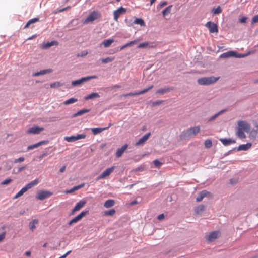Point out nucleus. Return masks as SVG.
Instances as JSON below:
<instances>
[{
	"mask_svg": "<svg viewBox=\"0 0 258 258\" xmlns=\"http://www.w3.org/2000/svg\"><path fill=\"white\" fill-rule=\"evenodd\" d=\"M219 79V77H215L213 76L203 77L199 79L197 82L200 85H208L215 83Z\"/></svg>",
	"mask_w": 258,
	"mask_h": 258,
	"instance_id": "1",
	"label": "nucleus"
},
{
	"mask_svg": "<svg viewBox=\"0 0 258 258\" xmlns=\"http://www.w3.org/2000/svg\"><path fill=\"white\" fill-rule=\"evenodd\" d=\"M100 16V14L98 12L93 11L91 12L88 16L84 21L83 24H88L96 20Z\"/></svg>",
	"mask_w": 258,
	"mask_h": 258,
	"instance_id": "2",
	"label": "nucleus"
},
{
	"mask_svg": "<svg viewBox=\"0 0 258 258\" xmlns=\"http://www.w3.org/2000/svg\"><path fill=\"white\" fill-rule=\"evenodd\" d=\"M52 195V192L47 191L41 190L38 191L36 199L39 200H43Z\"/></svg>",
	"mask_w": 258,
	"mask_h": 258,
	"instance_id": "3",
	"label": "nucleus"
},
{
	"mask_svg": "<svg viewBox=\"0 0 258 258\" xmlns=\"http://www.w3.org/2000/svg\"><path fill=\"white\" fill-rule=\"evenodd\" d=\"M200 131V127L199 126H197L187 129L184 132V134L185 137H190L195 136L197 134L199 133Z\"/></svg>",
	"mask_w": 258,
	"mask_h": 258,
	"instance_id": "4",
	"label": "nucleus"
},
{
	"mask_svg": "<svg viewBox=\"0 0 258 258\" xmlns=\"http://www.w3.org/2000/svg\"><path fill=\"white\" fill-rule=\"evenodd\" d=\"M115 167L112 166L104 170L99 176L97 178V180H99L101 179H104L106 177L109 176L114 171Z\"/></svg>",
	"mask_w": 258,
	"mask_h": 258,
	"instance_id": "5",
	"label": "nucleus"
},
{
	"mask_svg": "<svg viewBox=\"0 0 258 258\" xmlns=\"http://www.w3.org/2000/svg\"><path fill=\"white\" fill-rule=\"evenodd\" d=\"M86 137V135L84 134H77L76 136H72L70 137H65L64 140L68 142H73L78 140L85 139Z\"/></svg>",
	"mask_w": 258,
	"mask_h": 258,
	"instance_id": "6",
	"label": "nucleus"
},
{
	"mask_svg": "<svg viewBox=\"0 0 258 258\" xmlns=\"http://www.w3.org/2000/svg\"><path fill=\"white\" fill-rule=\"evenodd\" d=\"M205 26L209 29L210 33H214L218 32V25L212 22H208L205 24Z\"/></svg>",
	"mask_w": 258,
	"mask_h": 258,
	"instance_id": "7",
	"label": "nucleus"
},
{
	"mask_svg": "<svg viewBox=\"0 0 258 258\" xmlns=\"http://www.w3.org/2000/svg\"><path fill=\"white\" fill-rule=\"evenodd\" d=\"M237 128L243 130L246 132H248L250 130V124L245 121L239 120L237 122Z\"/></svg>",
	"mask_w": 258,
	"mask_h": 258,
	"instance_id": "8",
	"label": "nucleus"
},
{
	"mask_svg": "<svg viewBox=\"0 0 258 258\" xmlns=\"http://www.w3.org/2000/svg\"><path fill=\"white\" fill-rule=\"evenodd\" d=\"M88 213V211H84L81 212L78 215L72 219L69 223L68 225L71 226L73 223H77L82 219V218Z\"/></svg>",
	"mask_w": 258,
	"mask_h": 258,
	"instance_id": "9",
	"label": "nucleus"
},
{
	"mask_svg": "<svg viewBox=\"0 0 258 258\" xmlns=\"http://www.w3.org/2000/svg\"><path fill=\"white\" fill-rule=\"evenodd\" d=\"M126 12V10L125 8L122 7L119 8L113 12L114 20L115 21H118L119 16L125 14Z\"/></svg>",
	"mask_w": 258,
	"mask_h": 258,
	"instance_id": "10",
	"label": "nucleus"
},
{
	"mask_svg": "<svg viewBox=\"0 0 258 258\" xmlns=\"http://www.w3.org/2000/svg\"><path fill=\"white\" fill-rule=\"evenodd\" d=\"M219 234L220 232L218 231H213L206 236V239L209 242H212L218 238Z\"/></svg>",
	"mask_w": 258,
	"mask_h": 258,
	"instance_id": "11",
	"label": "nucleus"
},
{
	"mask_svg": "<svg viewBox=\"0 0 258 258\" xmlns=\"http://www.w3.org/2000/svg\"><path fill=\"white\" fill-rule=\"evenodd\" d=\"M86 203V201L81 200L78 202L74 208L72 209L71 214L73 215L74 213L80 210Z\"/></svg>",
	"mask_w": 258,
	"mask_h": 258,
	"instance_id": "12",
	"label": "nucleus"
},
{
	"mask_svg": "<svg viewBox=\"0 0 258 258\" xmlns=\"http://www.w3.org/2000/svg\"><path fill=\"white\" fill-rule=\"evenodd\" d=\"M230 57H241L242 56L237 54L235 52L230 51L222 54L220 56L221 58H228Z\"/></svg>",
	"mask_w": 258,
	"mask_h": 258,
	"instance_id": "13",
	"label": "nucleus"
},
{
	"mask_svg": "<svg viewBox=\"0 0 258 258\" xmlns=\"http://www.w3.org/2000/svg\"><path fill=\"white\" fill-rule=\"evenodd\" d=\"M151 135L150 133H148L143 136L141 138H140L139 141L136 143V146H141L144 145L145 142L147 141Z\"/></svg>",
	"mask_w": 258,
	"mask_h": 258,
	"instance_id": "14",
	"label": "nucleus"
},
{
	"mask_svg": "<svg viewBox=\"0 0 258 258\" xmlns=\"http://www.w3.org/2000/svg\"><path fill=\"white\" fill-rule=\"evenodd\" d=\"M43 130L44 128L43 127L35 126L28 130L27 133L28 134H38Z\"/></svg>",
	"mask_w": 258,
	"mask_h": 258,
	"instance_id": "15",
	"label": "nucleus"
},
{
	"mask_svg": "<svg viewBox=\"0 0 258 258\" xmlns=\"http://www.w3.org/2000/svg\"><path fill=\"white\" fill-rule=\"evenodd\" d=\"M48 143V141H46V140L41 141L38 142L36 144L29 146L27 147V150H32V149L37 148L41 145H46Z\"/></svg>",
	"mask_w": 258,
	"mask_h": 258,
	"instance_id": "16",
	"label": "nucleus"
},
{
	"mask_svg": "<svg viewBox=\"0 0 258 258\" xmlns=\"http://www.w3.org/2000/svg\"><path fill=\"white\" fill-rule=\"evenodd\" d=\"M128 147V145L125 144L123 146H122L120 148L117 149L116 152V156L117 158L120 157L123 154L124 151L127 149Z\"/></svg>",
	"mask_w": 258,
	"mask_h": 258,
	"instance_id": "17",
	"label": "nucleus"
},
{
	"mask_svg": "<svg viewBox=\"0 0 258 258\" xmlns=\"http://www.w3.org/2000/svg\"><path fill=\"white\" fill-rule=\"evenodd\" d=\"M39 182V179H36L35 180H34L33 181L30 182V183H28L25 186H24V188H25V190H26V191L32 188L33 187L37 185Z\"/></svg>",
	"mask_w": 258,
	"mask_h": 258,
	"instance_id": "18",
	"label": "nucleus"
},
{
	"mask_svg": "<svg viewBox=\"0 0 258 258\" xmlns=\"http://www.w3.org/2000/svg\"><path fill=\"white\" fill-rule=\"evenodd\" d=\"M219 140L224 146H228L231 144L235 143V141L232 139L220 138Z\"/></svg>",
	"mask_w": 258,
	"mask_h": 258,
	"instance_id": "19",
	"label": "nucleus"
},
{
	"mask_svg": "<svg viewBox=\"0 0 258 258\" xmlns=\"http://www.w3.org/2000/svg\"><path fill=\"white\" fill-rule=\"evenodd\" d=\"M156 45L154 43H151L149 44L147 42H145L142 43L140 44L138 46V48H154L155 47Z\"/></svg>",
	"mask_w": 258,
	"mask_h": 258,
	"instance_id": "20",
	"label": "nucleus"
},
{
	"mask_svg": "<svg viewBox=\"0 0 258 258\" xmlns=\"http://www.w3.org/2000/svg\"><path fill=\"white\" fill-rule=\"evenodd\" d=\"M173 90V88L172 87L161 88L157 90V91L156 92V94L162 95Z\"/></svg>",
	"mask_w": 258,
	"mask_h": 258,
	"instance_id": "21",
	"label": "nucleus"
},
{
	"mask_svg": "<svg viewBox=\"0 0 258 258\" xmlns=\"http://www.w3.org/2000/svg\"><path fill=\"white\" fill-rule=\"evenodd\" d=\"M112 124L110 123L108 127L104 128H93L91 129V131L94 135H97L104 130H107L109 128Z\"/></svg>",
	"mask_w": 258,
	"mask_h": 258,
	"instance_id": "22",
	"label": "nucleus"
},
{
	"mask_svg": "<svg viewBox=\"0 0 258 258\" xmlns=\"http://www.w3.org/2000/svg\"><path fill=\"white\" fill-rule=\"evenodd\" d=\"M39 21V18H34L29 20L28 21V22L27 23V24L25 25V26H24V28L27 29V28H29L31 24L35 23L36 22H37Z\"/></svg>",
	"mask_w": 258,
	"mask_h": 258,
	"instance_id": "23",
	"label": "nucleus"
},
{
	"mask_svg": "<svg viewBox=\"0 0 258 258\" xmlns=\"http://www.w3.org/2000/svg\"><path fill=\"white\" fill-rule=\"evenodd\" d=\"M251 145H252L250 143H248L246 144L241 145L238 147V151H240V150L246 151V150L249 149V148H250L251 147Z\"/></svg>",
	"mask_w": 258,
	"mask_h": 258,
	"instance_id": "24",
	"label": "nucleus"
},
{
	"mask_svg": "<svg viewBox=\"0 0 258 258\" xmlns=\"http://www.w3.org/2000/svg\"><path fill=\"white\" fill-rule=\"evenodd\" d=\"M114 41V40L112 39H106L102 42L101 45H103L104 47L107 48L109 47Z\"/></svg>",
	"mask_w": 258,
	"mask_h": 258,
	"instance_id": "25",
	"label": "nucleus"
},
{
	"mask_svg": "<svg viewBox=\"0 0 258 258\" xmlns=\"http://www.w3.org/2000/svg\"><path fill=\"white\" fill-rule=\"evenodd\" d=\"M85 186V183H82L80 185H79L78 186H74V187H73L72 188H71V189L70 190H67L65 192L66 194H71V193H72L73 192L76 191V190H77L81 188H83L84 186Z\"/></svg>",
	"mask_w": 258,
	"mask_h": 258,
	"instance_id": "26",
	"label": "nucleus"
},
{
	"mask_svg": "<svg viewBox=\"0 0 258 258\" xmlns=\"http://www.w3.org/2000/svg\"><path fill=\"white\" fill-rule=\"evenodd\" d=\"M115 204V201L113 200L109 199L107 200L104 203V206L105 208H108L113 206Z\"/></svg>",
	"mask_w": 258,
	"mask_h": 258,
	"instance_id": "27",
	"label": "nucleus"
},
{
	"mask_svg": "<svg viewBox=\"0 0 258 258\" xmlns=\"http://www.w3.org/2000/svg\"><path fill=\"white\" fill-rule=\"evenodd\" d=\"M90 111V109H83L78 111L76 113L72 115L73 117H75L81 115L84 113H88Z\"/></svg>",
	"mask_w": 258,
	"mask_h": 258,
	"instance_id": "28",
	"label": "nucleus"
},
{
	"mask_svg": "<svg viewBox=\"0 0 258 258\" xmlns=\"http://www.w3.org/2000/svg\"><path fill=\"white\" fill-rule=\"evenodd\" d=\"M244 131L240 128H237L236 129V135L240 138L243 139L246 137V136L244 133Z\"/></svg>",
	"mask_w": 258,
	"mask_h": 258,
	"instance_id": "29",
	"label": "nucleus"
},
{
	"mask_svg": "<svg viewBox=\"0 0 258 258\" xmlns=\"http://www.w3.org/2000/svg\"><path fill=\"white\" fill-rule=\"evenodd\" d=\"M100 97L98 93H92L85 97V100L92 99L95 98H99Z\"/></svg>",
	"mask_w": 258,
	"mask_h": 258,
	"instance_id": "30",
	"label": "nucleus"
},
{
	"mask_svg": "<svg viewBox=\"0 0 258 258\" xmlns=\"http://www.w3.org/2000/svg\"><path fill=\"white\" fill-rule=\"evenodd\" d=\"M85 81H86V79H85V77H83L80 79L72 81V84L73 86H78L81 84Z\"/></svg>",
	"mask_w": 258,
	"mask_h": 258,
	"instance_id": "31",
	"label": "nucleus"
},
{
	"mask_svg": "<svg viewBox=\"0 0 258 258\" xmlns=\"http://www.w3.org/2000/svg\"><path fill=\"white\" fill-rule=\"evenodd\" d=\"M134 23L136 24L140 25L141 26H145V23L143 19L142 18H136L134 21Z\"/></svg>",
	"mask_w": 258,
	"mask_h": 258,
	"instance_id": "32",
	"label": "nucleus"
},
{
	"mask_svg": "<svg viewBox=\"0 0 258 258\" xmlns=\"http://www.w3.org/2000/svg\"><path fill=\"white\" fill-rule=\"evenodd\" d=\"M38 223L37 220H33L29 224V227L31 230L33 231L36 228V225Z\"/></svg>",
	"mask_w": 258,
	"mask_h": 258,
	"instance_id": "33",
	"label": "nucleus"
},
{
	"mask_svg": "<svg viewBox=\"0 0 258 258\" xmlns=\"http://www.w3.org/2000/svg\"><path fill=\"white\" fill-rule=\"evenodd\" d=\"M77 99L74 98H71L70 99H69L63 102V104L65 105H67L70 104H72L74 103H75L77 101Z\"/></svg>",
	"mask_w": 258,
	"mask_h": 258,
	"instance_id": "34",
	"label": "nucleus"
},
{
	"mask_svg": "<svg viewBox=\"0 0 258 258\" xmlns=\"http://www.w3.org/2000/svg\"><path fill=\"white\" fill-rule=\"evenodd\" d=\"M57 44H58V42L57 41H53L50 42H48L46 44H44L43 46V48L47 49L53 45H57Z\"/></svg>",
	"mask_w": 258,
	"mask_h": 258,
	"instance_id": "35",
	"label": "nucleus"
},
{
	"mask_svg": "<svg viewBox=\"0 0 258 258\" xmlns=\"http://www.w3.org/2000/svg\"><path fill=\"white\" fill-rule=\"evenodd\" d=\"M172 7V5H170L166 7L163 11L162 15L163 16H165L168 14L170 13L171 11V8Z\"/></svg>",
	"mask_w": 258,
	"mask_h": 258,
	"instance_id": "36",
	"label": "nucleus"
},
{
	"mask_svg": "<svg viewBox=\"0 0 258 258\" xmlns=\"http://www.w3.org/2000/svg\"><path fill=\"white\" fill-rule=\"evenodd\" d=\"M115 210L114 209H110L108 211H106L104 212V215L105 216H113L115 213Z\"/></svg>",
	"mask_w": 258,
	"mask_h": 258,
	"instance_id": "37",
	"label": "nucleus"
},
{
	"mask_svg": "<svg viewBox=\"0 0 258 258\" xmlns=\"http://www.w3.org/2000/svg\"><path fill=\"white\" fill-rule=\"evenodd\" d=\"M64 85V83H61L60 82H55L54 83H51L50 84L51 88H57L60 86H62Z\"/></svg>",
	"mask_w": 258,
	"mask_h": 258,
	"instance_id": "38",
	"label": "nucleus"
},
{
	"mask_svg": "<svg viewBox=\"0 0 258 258\" xmlns=\"http://www.w3.org/2000/svg\"><path fill=\"white\" fill-rule=\"evenodd\" d=\"M114 60V57H108L105 58H103L101 60V61L103 63H107L113 61Z\"/></svg>",
	"mask_w": 258,
	"mask_h": 258,
	"instance_id": "39",
	"label": "nucleus"
},
{
	"mask_svg": "<svg viewBox=\"0 0 258 258\" xmlns=\"http://www.w3.org/2000/svg\"><path fill=\"white\" fill-rule=\"evenodd\" d=\"M205 210V206L204 205H200L197 207L195 209V212L197 214H199Z\"/></svg>",
	"mask_w": 258,
	"mask_h": 258,
	"instance_id": "40",
	"label": "nucleus"
},
{
	"mask_svg": "<svg viewBox=\"0 0 258 258\" xmlns=\"http://www.w3.org/2000/svg\"><path fill=\"white\" fill-rule=\"evenodd\" d=\"M204 145L205 148H210L212 146V142L210 139H207L205 141Z\"/></svg>",
	"mask_w": 258,
	"mask_h": 258,
	"instance_id": "41",
	"label": "nucleus"
},
{
	"mask_svg": "<svg viewBox=\"0 0 258 258\" xmlns=\"http://www.w3.org/2000/svg\"><path fill=\"white\" fill-rule=\"evenodd\" d=\"M222 10L220 6H218L216 8H213L212 10V12L214 14H219L221 13L222 12Z\"/></svg>",
	"mask_w": 258,
	"mask_h": 258,
	"instance_id": "42",
	"label": "nucleus"
},
{
	"mask_svg": "<svg viewBox=\"0 0 258 258\" xmlns=\"http://www.w3.org/2000/svg\"><path fill=\"white\" fill-rule=\"evenodd\" d=\"M153 87H154V86L153 85H152L149 86L147 88L144 89V90H142L141 91L138 92L139 95L143 94L147 92L150 89H152Z\"/></svg>",
	"mask_w": 258,
	"mask_h": 258,
	"instance_id": "43",
	"label": "nucleus"
},
{
	"mask_svg": "<svg viewBox=\"0 0 258 258\" xmlns=\"http://www.w3.org/2000/svg\"><path fill=\"white\" fill-rule=\"evenodd\" d=\"M25 192H26V190H25V188L23 187L15 196V198H18L21 196H22Z\"/></svg>",
	"mask_w": 258,
	"mask_h": 258,
	"instance_id": "44",
	"label": "nucleus"
},
{
	"mask_svg": "<svg viewBox=\"0 0 258 258\" xmlns=\"http://www.w3.org/2000/svg\"><path fill=\"white\" fill-rule=\"evenodd\" d=\"M226 110H221V111L219 112L218 113H217V114H215L214 115L212 116L210 120H214V119H215L217 117H218L219 115H220V114H221L222 113H223Z\"/></svg>",
	"mask_w": 258,
	"mask_h": 258,
	"instance_id": "45",
	"label": "nucleus"
},
{
	"mask_svg": "<svg viewBox=\"0 0 258 258\" xmlns=\"http://www.w3.org/2000/svg\"><path fill=\"white\" fill-rule=\"evenodd\" d=\"M226 110H221V111L219 112L218 113H217V114H215L214 115L212 116L210 120H214V119H215L217 117H218L219 115H220V114H221L222 113H223Z\"/></svg>",
	"mask_w": 258,
	"mask_h": 258,
	"instance_id": "46",
	"label": "nucleus"
},
{
	"mask_svg": "<svg viewBox=\"0 0 258 258\" xmlns=\"http://www.w3.org/2000/svg\"><path fill=\"white\" fill-rule=\"evenodd\" d=\"M163 102H164V101L163 100H157L153 102L152 104L153 106H155L162 104Z\"/></svg>",
	"mask_w": 258,
	"mask_h": 258,
	"instance_id": "47",
	"label": "nucleus"
},
{
	"mask_svg": "<svg viewBox=\"0 0 258 258\" xmlns=\"http://www.w3.org/2000/svg\"><path fill=\"white\" fill-rule=\"evenodd\" d=\"M52 72V70L51 69H46V70H43L40 71L41 75H44L46 73H49Z\"/></svg>",
	"mask_w": 258,
	"mask_h": 258,
	"instance_id": "48",
	"label": "nucleus"
},
{
	"mask_svg": "<svg viewBox=\"0 0 258 258\" xmlns=\"http://www.w3.org/2000/svg\"><path fill=\"white\" fill-rule=\"evenodd\" d=\"M25 160V158L23 157H20L19 158L16 159L14 161V163H17L19 162H22Z\"/></svg>",
	"mask_w": 258,
	"mask_h": 258,
	"instance_id": "49",
	"label": "nucleus"
},
{
	"mask_svg": "<svg viewBox=\"0 0 258 258\" xmlns=\"http://www.w3.org/2000/svg\"><path fill=\"white\" fill-rule=\"evenodd\" d=\"M136 95H139V92H131L126 94H124L123 96L124 97H127V96H136Z\"/></svg>",
	"mask_w": 258,
	"mask_h": 258,
	"instance_id": "50",
	"label": "nucleus"
},
{
	"mask_svg": "<svg viewBox=\"0 0 258 258\" xmlns=\"http://www.w3.org/2000/svg\"><path fill=\"white\" fill-rule=\"evenodd\" d=\"M153 163L154 165L157 167H159L161 165V163L158 160H155Z\"/></svg>",
	"mask_w": 258,
	"mask_h": 258,
	"instance_id": "51",
	"label": "nucleus"
},
{
	"mask_svg": "<svg viewBox=\"0 0 258 258\" xmlns=\"http://www.w3.org/2000/svg\"><path fill=\"white\" fill-rule=\"evenodd\" d=\"M12 181V179L8 178L5 179L4 181H3L1 184L2 185H7L10 183Z\"/></svg>",
	"mask_w": 258,
	"mask_h": 258,
	"instance_id": "52",
	"label": "nucleus"
},
{
	"mask_svg": "<svg viewBox=\"0 0 258 258\" xmlns=\"http://www.w3.org/2000/svg\"><path fill=\"white\" fill-rule=\"evenodd\" d=\"M200 193L201 194L203 198L207 196L209 194H210V192L207 191V190H203Z\"/></svg>",
	"mask_w": 258,
	"mask_h": 258,
	"instance_id": "53",
	"label": "nucleus"
},
{
	"mask_svg": "<svg viewBox=\"0 0 258 258\" xmlns=\"http://www.w3.org/2000/svg\"><path fill=\"white\" fill-rule=\"evenodd\" d=\"M258 22V15H255L252 18V24L256 23Z\"/></svg>",
	"mask_w": 258,
	"mask_h": 258,
	"instance_id": "54",
	"label": "nucleus"
},
{
	"mask_svg": "<svg viewBox=\"0 0 258 258\" xmlns=\"http://www.w3.org/2000/svg\"><path fill=\"white\" fill-rule=\"evenodd\" d=\"M203 198H204L202 196L201 194L200 193L199 195L196 198V201L197 202H200V201H201L203 200Z\"/></svg>",
	"mask_w": 258,
	"mask_h": 258,
	"instance_id": "55",
	"label": "nucleus"
},
{
	"mask_svg": "<svg viewBox=\"0 0 258 258\" xmlns=\"http://www.w3.org/2000/svg\"><path fill=\"white\" fill-rule=\"evenodd\" d=\"M167 4V2H166V1H164V2H161L160 3V4L159 5L158 7L162 8L164 6H166Z\"/></svg>",
	"mask_w": 258,
	"mask_h": 258,
	"instance_id": "56",
	"label": "nucleus"
},
{
	"mask_svg": "<svg viewBox=\"0 0 258 258\" xmlns=\"http://www.w3.org/2000/svg\"><path fill=\"white\" fill-rule=\"evenodd\" d=\"M5 234H6L5 232H4L2 234H0V242L4 239V238L5 237Z\"/></svg>",
	"mask_w": 258,
	"mask_h": 258,
	"instance_id": "57",
	"label": "nucleus"
},
{
	"mask_svg": "<svg viewBox=\"0 0 258 258\" xmlns=\"http://www.w3.org/2000/svg\"><path fill=\"white\" fill-rule=\"evenodd\" d=\"M247 19V17H242V18L239 20V21H240V22L241 23H246Z\"/></svg>",
	"mask_w": 258,
	"mask_h": 258,
	"instance_id": "58",
	"label": "nucleus"
},
{
	"mask_svg": "<svg viewBox=\"0 0 258 258\" xmlns=\"http://www.w3.org/2000/svg\"><path fill=\"white\" fill-rule=\"evenodd\" d=\"M97 78V77L96 76L94 75V76H91L85 77V79H86V81H88L90 79H96Z\"/></svg>",
	"mask_w": 258,
	"mask_h": 258,
	"instance_id": "59",
	"label": "nucleus"
},
{
	"mask_svg": "<svg viewBox=\"0 0 258 258\" xmlns=\"http://www.w3.org/2000/svg\"><path fill=\"white\" fill-rule=\"evenodd\" d=\"M70 8V6H68V7H67L64 8H63V9H60V10H59L57 12H55L54 13H55V14H56V13H57V12H63V11H66V10H68V9H69Z\"/></svg>",
	"mask_w": 258,
	"mask_h": 258,
	"instance_id": "60",
	"label": "nucleus"
},
{
	"mask_svg": "<svg viewBox=\"0 0 258 258\" xmlns=\"http://www.w3.org/2000/svg\"><path fill=\"white\" fill-rule=\"evenodd\" d=\"M88 54V52L87 51L83 52L81 53V54H78V56H81V57H84L85 56Z\"/></svg>",
	"mask_w": 258,
	"mask_h": 258,
	"instance_id": "61",
	"label": "nucleus"
},
{
	"mask_svg": "<svg viewBox=\"0 0 258 258\" xmlns=\"http://www.w3.org/2000/svg\"><path fill=\"white\" fill-rule=\"evenodd\" d=\"M137 43V41H130V42L127 43V44L128 45V46H132L134 44H136Z\"/></svg>",
	"mask_w": 258,
	"mask_h": 258,
	"instance_id": "62",
	"label": "nucleus"
},
{
	"mask_svg": "<svg viewBox=\"0 0 258 258\" xmlns=\"http://www.w3.org/2000/svg\"><path fill=\"white\" fill-rule=\"evenodd\" d=\"M48 155V153L47 152L46 153H44L43 154H42V155H41L40 156H39V159H42L43 157L46 156L47 155Z\"/></svg>",
	"mask_w": 258,
	"mask_h": 258,
	"instance_id": "63",
	"label": "nucleus"
},
{
	"mask_svg": "<svg viewBox=\"0 0 258 258\" xmlns=\"http://www.w3.org/2000/svg\"><path fill=\"white\" fill-rule=\"evenodd\" d=\"M164 218V215L163 214H161L158 216V219L160 220H162Z\"/></svg>",
	"mask_w": 258,
	"mask_h": 258,
	"instance_id": "64",
	"label": "nucleus"
}]
</instances>
